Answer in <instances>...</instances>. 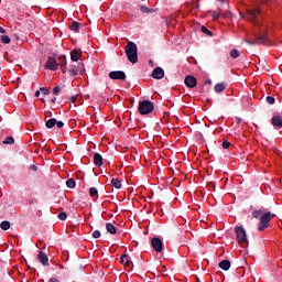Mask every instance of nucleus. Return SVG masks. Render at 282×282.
<instances>
[{
	"instance_id": "f257e3e1",
	"label": "nucleus",
	"mask_w": 282,
	"mask_h": 282,
	"mask_svg": "<svg viewBox=\"0 0 282 282\" xmlns=\"http://www.w3.org/2000/svg\"><path fill=\"white\" fill-rule=\"evenodd\" d=\"M126 55L129 62L132 63V65H135L138 63V44L135 42H129L126 45Z\"/></svg>"
},
{
	"instance_id": "f03ea898",
	"label": "nucleus",
	"mask_w": 282,
	"mask_h": 282,
	"mask_svg": "<svg viewBox=\"0 0 282 282\" xmlns=\"http://www.w3.org/2000/svg\"><path fill=\"white\" fill-rule=\"evenodd\" d=\"M155 109V104H153L151 100L143 99L139 102V113L141 116H149V113H152Z\"/></svg>"
},
{
	"instance_id": "7ed1b4c3",
	"label": "nucleus",
	"mask_w": 282,
	"mask_h": 282,
	"mask_svg": "<svg viewBox=\"0 0 282 282\" xmlns=\"http://www.w3.org/2000/svg\"><path fill=\"white\" fill-rule=\"evenodd\" d=\"M235 232H236V239L242 248H248V234H246V229L243 227H235Z\"/></svg>"
},
{
	"instance_id": "20e7f679",
	"label": "nucleus",
	"mask_w": 282,
	"mask_h": 282,
	"mask_svg": "<svg viewBox=\"0 0 282 282\" xmlns=\"http://www.w3.org/2000/svg\"><path fill=\"white\" fill-rule=\"evenodd\" d=\"M272 217H275V215L270 213V212L264 213L260 217V221H259V225H258V230L260 232H263V230H265V228H268L270 226V220L272 219Z\"/></svg>"
},
{
	"instance_id": "39448f33",
	"label": "nucleus",
	"mask_w": 282,
	"mask_h": 282,
	"mask_svg": "<svg viewBox=\"0 0 282 282\" xmlns=\"http://www.w3.org/2000/svg\"><path fill=\"white\" fill-rule=\"evenodd\" d=\"M151 246L155 252H162L164 250V242L158 237L152 238Z\"/></svg>"
},
{
	"instance_id": "423d86ee",
	"label": "nucleus",
	"mask_w": 282,
	"mask_h": 282,
	"mask_svg": "<svg viewBox=\"0 0 282 282\" xmlns=\"http://www.w3.org/2000/svg\"><path fill=\"white\" fill-rule=\"evenodd\" d=\"M111 80H127V74L123 70H112L109 73Z\"/></svg>"
},
{
	"instance_id": "0eeeda50",
	"label": "nucleus",
	"mask_w": 282,
	"mask_h": 282,
	"mask_svg": "<svg viewBox=\"0 0 282 282\" xmlns=\"http://www.w3.org/2000/svg\"><path fill=\"white\" fill-rule=\"evenodd\" d=\"M45 69H51V72H56V69H58V62H56V58L48 57L45 64Z\"/></svg>"
},
{
	"instance_id": "6e6552de",
	"label": "nucleus",
	"mask_w": 282,
	"mask_h": 282,
	"mask_svg": "<svg viewBox=\"0 0 282 282\" xmlns=\"http://www.w3.org/2000/svg\"><path fill=\"white\" fill-rule=\"evenodd\" d=\"M184 83L188 89H195V87H197V78L193 75L186 76Z\"/></svg>"
},
{
	"instance_id": "1a4fd4ad",
	"label": "nucleus",
	"mask_w": 282,
	"mask_h": 282,
	"mask_svg": "<svg viewBox=\"0 0 282 282\" xmlns=\"http://www.w3.org/2000/svg\"><path fill=\"white\" fill-rule=\"evenodd\" d=\"M152 78H155V80H162L164 78V68L158 66L152 70L151 74Z\"/></svg>"
},
{
	"instance_id": "9d476101",
	"label": "nucleus",
	"mask_w": 282,
	"mask_h": 282,
	"mask_svg": "<svg viewBox=\"0 0 282 282\" xmlns=\"http://www.w3.org/2000/svg\"><path fill=\"white\" fill-rule=\"evenodd\" d=\"M271 124H273V127L275 129H282V117L281 115H275L271 118Z\"/></svg>"
},
{
	"instance_id": "9b49d317",
	"label": "nucleus",
	"mask_w": 282,
	"mask_h": 282,
	"mask_svg": "<svg viewBox=\"0 0 282 282\" xmlns=\"http://www.w3.org/2000/svg\"><path fill=\"white\" fill-rule=\"evenodd\" d=\"M37 261H40V263H42V265H50V258L43 251L39 252Z\"/></svg>"
},
{
	"instance_id": "f8f14e48",
	"label": "nucleus",
	"mask_w": 282,
	"mask_h": 282,
	"mask_svg": "<svg viewBox=\"0 0 282 282\" xmlns=\"http://www.w3.org/2000/svg\"><path fill=\"white\" fill-rule=\"evenodd\" d=\"M258 14H261V9H253L249 11L248 21H257Z\"/></svg>"
},
{
	"instance_id": "ddd939ff",
	"label": "nucleus",
	"mask_w": 282,
	"mask_h": 282,
	"mask_svg": "<svg viewBox=\"0 0 282 282\" xmlns=\"http://www.w3.org/2000/svg\"><path fill=\"white\" fill-rule=\"evenodd\" d=\"M80 51L78 50H73L70 52V59L74 62V63H78V61L80 59Z\"/></svg>"
},
{
	"instance_id": "4468645a",
	"label": "nucleus",
	"mask_w": 282,
	"mask_h": 282,
	"mask_svg": "<svg viewBox=\"0 0 282 282\" xmlns=\"http://www.w3.org/2000/svg\"><path fill=\"white\" fill-rule=\"evenodd\" d=\"M230 260H223L219 262L218 267L220 268V270H225V272H227V270H230Z\"/></svg>"
},
{
	"instance_id": "2eb2a0df",
	"label": "nucleus",
	"mask_w": 282,
	"mask_h": 282,
	"mask_svg": "<svg viewBox=\"0 0 282 282\" xmlns=\"http://www.w3.org/2000/svg\"><path fill=\"white\" fill-rule=\"evenodd\" d=\"M94 164L95 166H102V155L100 153L94 154Z\"/></svg>"
},
{
	"instance_id": "dca6fc26",
	"label": "nucleus",
	"mask_w": 282,
	"mask_h": 282,
	"mask_svg": "<svg viewBox=\"0 0 282 282\" xmlns=\"http://www.w3.org/2000/svg\"><path fill=\"white\" fill-rule=\"evenodd\" d=\"M106 230L107 232H109L110 235H116L118 232V229L116 228V226H113V224L111 223H107L106 224Z\"/></svg>"
},
{
	"instance_id": "f3484780",
	"label": "nucleus",
	"mask_w": 282,
	"mask_h": 282,
	"mask_svg": "<svg viewBox=\"0 0 282 282\" xmlns=\"http://www.w3.org/2000/svg\"><path fill=\"white\" fill-rule=\"evenodd\" d=\"M225 89H226V84L224 83H218L214 86V91L216 94H221V91H225Z\"/></svg>"
},
{
	"instance_id": "a211bd4d",
	"label": "nucleus",
	"mask_w": 282,
	"mask_h": 282,
	"mask_svg": "<svg viewBox=\"0 0 282 282\" xmlns=\"http://www.w3.org/2000/svg\"><path fill=\"white\" fill-rule=\"evenodd\" d=\"M140 10H141V12L143 14H153V13H155V9L149 8V7H144V6H141Z\"/></svg>"
},
{
	"instance_id": "6ab92c4d",
	"label": "nucleus",
	"mask_w": 282,
	"mask_h": 282,
	"mask_svg": "<svg viewBox=\"0 0 282 282\" xmlns=\"http://www.w3.org/2000/svg\"><path fill=\"white\" fill-rule=\"evenodd\" d=\"M46 129H54L56 127V118H51L45 122Z\"/></svg>"
},
{
	"instance_id": "aec40b11",
	"label": "nucleus",
	"mask_w": 282,
	"mask_h": 282,
	"mask_svg": "<svg viewBox=\"0 0 282 282\" xmlns=\"http://www.w3.org/2000/svg\"><path fill=\"white\" fill-rule=\"evenodd\" d=\"M229 56H230V58H239V56H241V51H239L237 48H232L229 52Z\"/></svg>"
},
{
	"instance_id": "412c9836",
	"label": "nucleus",
	"mask_w": 282,
	"mask_h": 282,
	"mask_svg": "<svg viewBox=\"0 0 282 282\" xmlns=\"http://www.w3.org/2000/svg\"><path fill=\"white\" fill-rule=\"evenodd\" d=\"M69 30H72V32H79L80 31V24L77 21H74L69 25Z\"/></svg>"
},
{
	"instance_id": "4be33fe9",
	"label": "nucleus",
	"mask_w": 282,
	"mask_h": 282,
	"mask_svg": "<svg viewBox=\"0 0 282 282\" xmlns=\"http://www.w3.org/2000/svg\"><path fill=\"white\" fill-rule=\"evenodd\" d=\"M111 184H112L113 188H117L118 191H119V188H122V183L118 178H112Z\"/></svg>"
},
{
	"instance_id": "5701e85b",
	"label": "nucleus",
	"mask_w": 282,
	"mask_h": 282,
	"mask_svg": "<svg viewBox=\"0 0 282 282\" xmlns=\"http://www.w3.org/2000/svg\"><path fill=\"white\" fill-rule=\"evenodd\" d=\"M0 41H1V43H3L4 45H10V43H12V40H11L10 36H8V35H1Z\"/></svg>"
},
{
	"instance_id": "b1692460",
	"label": "nucleus",
	"mask_w": 282,
	"mask_h": 282,
	"mask_svg": "<svg viewBox=\"0 0 282 282\" xmlns=\"http://www.w3.org/2000/svg\"><path fill=\"white\" fill-rule=\"evenodd\" d=\"M262 215H263V210H262V209H256V210L252 212V217H253L254 219L261 218Z\"/></svg>"
},
{
	"instance_id": "393cba45",
	"label": "nucleus",
	"mask_w": 282,
	"mask_h": 282,
	"mask_svg": "<svg viewBox=\"0 0 282 282\" xmlns=\"http://www.w3.org/2000/svg\"><path fill=\"white\" fill-rule=\"evenodd\" d=\"M67 188H76V181L74 178H68L66 181Z\"/></svg>"
},
{
	"instance_id": "a878e982",
	"label": "nucleus",
	"mask_w": 282,
	"mask_h": 282,
	"mask_svg": "<svg viewBox=\"0 0 282 282\" xmlns=\"http://www.w3.org/2000/svg\"><path fill=\"white\" fill-rule=\"evenodd\" d=\"M121 263H123V265H129V263H131V260L127 253L121 256Z\"/></svg>"
},
{
	"instance_id": "bb28decb",
	"label": "nucleus",
	"mask_w": 282,
	"mask_h": 282,
	"mask_svg": "<svg viewBox=\"0 0 282 282\" xmlns=\"http://www.w3.org/2000/svg\"><path fill=\"white\" fill-rule=\"evenodd\" d=\"M1 230H10V221L4 220L0 224Z\"/></svg>"
},
{
	"instance_id": "cd10ccee",
	"label": "nucleus",
	"mask_w": 282,
	"mask_h": 282,
	"mask_svg": "<svg viewBox=\"0 0 282 282\" xmlns=\"http://www.w3.org/2000/svg\"><path fill=\"white\" fill-rule=\"evenodd\" d=\"M200 32H203V34H206L207 36H213V33L210 30H208V28L206 26H200Z\"/></svg>"
},
{
	"instance_id": "c85d7f7f",
	"label": "nucleus",
	"mask_w": 282,
	"mask_h": 282,
	"mask_svg": "<svg viewBox=\"0 0 282 282\" xmlns=\"http://www.w3.org/2000/svg\"><path fill=\"white\" fill-rule=\"evenodd\" d=\"M257 43H268V36L265 35H258Z\"/></svg>"
},
{
	"instance_id": "c756f323",
	"label": "nucleus",
	"mask_w": 282,
	"mask_h": 282,
	"mask_svg": "<svg viewBox=\"0 0 282 282\" xmlns=\"http://www.w3.org/2000/svg\"><path fill=\"white\" fill-rule=\"evenodd\" d=\"M89 195H90V197H98V188L90 187L89 188Z\"/></svg>"
},
{
	"instance_id": "7c9ffc66",
	"label": "nucleus",
	"mask_w": 282,
	"mask_h": 282,
	"mask_svg": "<svg viewBox=\"0 0 282 282\" xmlns=\"http://www.w3.org/2000/svg\"><path fill=\"white\" fill-rule=\"evenodd\" d=\"M2 144H14V138L13 137H7L3 141Z\"/></svg>"
},
{
	"instance_id": "2f4dec72",
	"label": "nucleus",
	"mask_w": 282,
	"mask_h": 282,
	"mask_svg": "<svg viewBox=\"0 0 282 282\" xmlns=\"http://www.w3.org/2000/svg\"><path fill=\"white\" fill-rule=\"evenodd\" d=\"M214 21H217V19H219V17H221V13H219L218 11H209Z\"/></svg>"
},
{
	"instance_id": "473e14b6",
	"label": "nucleus",
	"mask_w": 282,
	"mask_h": 282,
	"mask_svg": "<svg viewBox=\"0 0 282 282\" xmlns=\"http://www.w3.org/2000/svg\"><path fill=\"white\" fill-rule=\"evenodd\" d=\"M57 217L61 221H65V219H67V213L62 212L57 215Z\"/></svg>"
},
{
	"instance_id": "72a5a7b5",
	"label": "nucleus",
	"mask_w": 282,
	"mask_h": 282,
	"mask_svg": "<svg viewBox=\"0 0 282 282\" xmlns=\"http://www.w3.org/2000/svg\"><path fill=\"white\" fill-rule=\"evenodd\" d=\"M69 76H78V69L76 68H69L68 70Z\"/></svg>"
},
{
	"instance_id": "f704fd0d",
	"label": "nucleus",
	"mask_w": 282,
	"mask_h": 282,
	"mask_svg": "<svg viewBox=\"0 0 282 282\" xmlns=\"http://www.w3.org/2000/svg\"><path fill=\"white\" fill-rule=\"evenodd\" d=\"M267 102H268V105H274V102H276V99L272 96H268L267 97Z\"/></svg>"
},
{
	"instance_id": "c9c22d12",
	"label": "nucleus",
	"mask_w": 282,
	"mask_h": 282,
	"mask_svg": "<svg viewBox=\"0 0 282 282\" xmlns=\"http://www.w3.org/2000/svg\"><path fill=\"white\" fill-rule=\"evenodd\" d=\"M59 61H61L62 65H64V67H65V65H67V57L65 55H61Z\"/></svg>"
},
{
	"instance_id": "e433bc0d",
	"label": "nucleus",
	"mask_w": 282,
	"mask_h": 282,
	"mask_svg": "<svg viewBox=\"0 0 282 282\" xmlns=\"http://www.w3.org/2000/svg\"><path fill=\"white\" fill-rule=\"evenodd\" d=\"M58 94H61V87L59 86H55L53 88V96H58Z\"/></svg>"
},
{
	"instance_id": "4c0bfd02",
	"label": "nucleus",
	"mask_w": 282,
	"mask_h": 282,
	"mask_svg": "<svg viewBox=\"0 0 282 282\" xmlns=\"http://www.w3.org/2000/svg\"><path fill=\"white\" fill-rule=\"evenodd\" d=\"M221 147H223V149H229L230 148V141H228V140L223 141Z\"/></svg>"
},
{
	"instance_id": "58836bf2",
	"label": "nucleus",
	"mask_w": 282,
	"mask_h": 282,
	"mask_svg": "<svg viewBox=\"0 0 282 282\" xmlns=\"http://www.w3.org/2000/svg\"><path fill=\"white\" fill-rule=\"evenodd\" d=\"M93 239H100V230H95L93 232Z\"/></svg>"
},
{
	"instance_id": "ea45409f",
	"label": "nucleus",
	"mask_w": 282,
	"mask_h": 282,
	"mask_svg": "<svg viewBox=\"0 0 282 282\" xmlns=\"http://www.w3.org/2000/svg\"><path fill=\"white\" fill-rule=\"evenodd\" d=\"M55 127H57V129H63V127H65V123L63 121L56 120Z\"/></svg>"
},
{
	"instance_id": "a19ab883",
	"label": "nucleus",
	"mask_w": 282,
	"mask_h": 282,
	"mask_svg": "<svg viewBox=\"0 0 282 282\" xmlns=\"http://www.w3.org/2000/svg\"><path fill=\"white\" fill-rule=\"evenodd\" d=\"M40 91H42V94H44V96L50 95V89L45 88V87H41Z\"/></svg>"
},
{
	"instance_id": "79ce46f5",
	"label": "nucleus",
	"mask_w": 282,
	"mask_h": 282,
	"mask_svg": "<svg viewBox=\"0 0 282 282\" xmlns=\"http://www.w3.org/2000/svg\"><path fill=\"white\" fill-rule=\"evenodd\" d=\"M246 43H248V45H256L257 44V42H252L250 40H246Z\"/></svg>"
},
{
	"instance_id": "37998d69",
	"label": "nucleus",
	"mask_w": 282,
	"mask_h": 282,
	"mask_svg": "<svg viewBox=\"0 0 282 282\" xmlns=\"http://www.w3.org/2000/svg\"><path fill=\"white\" fill-rule=\"evenodd\" d=\"M48 282H61V281H58V279L56 278H51Z\"/></svg>"
},
{
	"instance_id": "c03bdc74",
	"label": "nucleus",
	"mask_w": 282,
	"mask_h": 282,
	"mask_svg": "<svg viewBox=\"0 0 282 282\" xmlns=\"http://www.w3.org/2000/svg\"><path fill=\"white\" fill-rule=\"evenodd\" d=\"M0 34H6V29H3L2 26H0Z\"/></svg>"
},
{
	"instance_id": "a18cd8bd",
	"label": "nucleus",
	"mask_w": 282,
	"mask_h": 282,
	"mask_svg": "<svg viewBox=\"0 0 282 282\" xmlns=\"http://www.w3.org/2000/svg\"><path fill=\"white\" fill-rule=\"evenodd\" d=\"M32 171H39V167L36 165H31Z\"/></svg>"
},
{
	"instance_id": "49530a36",
	"label": "nucleus",
	"mask_w": 282,
	"mask_h": 282,
	"mask_svg": "<svg viewBox=\"0 0 282 282\" xmlns=\"http://www.w3.org/2000/svg\"><path fill=\"white\" fill-rule=\"evenodd\" d=\"M39 96H41V90L35 91V97L39 98Z\"/></svg>"
},
{
	"instance_id": "de8ad7c7",
	"label": "nucleus",
	"mask_w": 282,
	"mask_h": 282,
	"mask_svg": "<svg viewBox=\"0 0 282 282\" xmlns=\"http://www.w3.org/2000/svg\"><path fill=\"white\" fill-rule=\"evenodd\" d=\"M51 102H53V105H56V97H53V98L51 99Z\"/></svg>"
}]
</instances>
